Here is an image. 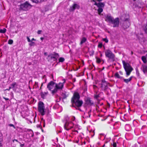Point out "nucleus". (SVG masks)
Segmentation results:
<instances>
[{
	"label": "nucleus",
	"mask_w": 147,
	"mask_h": 147,
	"mask_svg": "<svg viewBox=\"0 0 147 147\" xmlns=\"http://www.w3.org/2000/svg\"><path fill=\"white\" fill-rule=\"evenodd\" d=\"M122 20H123L124 21L123 22L122 24V27L124 30H125L129 27L130 25V23L128 18H123L122 16L121 18Z\"/></svg>",
	"instance_id": "0eeeda50"
},
{
	"label": "nucleus",
	"mask_w": 147,
	"mask_h": 147,
	"mask_svg": "<svg viewBox=\"0 0 147 147\" xmlns=\"http://www.w3.org/2000/svg\"><path fill=\"white\" fill-rule=\"evenodd\" d=\"M38 111L42 116L45 114V107L44 103L41 101H40L38 103Z\"/></svg>",
	"instance_id": "423d86ee"
},
{
	"label": "nucleus",
	"mask_w": 147,
	"mask_h": 147,
	"mask_svg": "<svg viewBox=\"0 0 147 147\" xmlns=\"http://www.w3.org/2000/svg\"><path fill=\"white\" fill-rule=\"evenodd\" d=\"M41 38V40H42V39H43V38Z\"/></svg>",
	"instance_id": "bf43d9fd"
},
{
	"label": "nucleus",
	"mask_w": 147,
	"mask_h": 147,
	"mask_svg": "<svg viewBox=\"0 0 147 147\" xmlns=\"http://www.w3.org/2000/svg\"><path fill=\"white\" fill-rule=\"evenodd\" d=\"M9 126H10V127H13L14 129L16 128L15 127L14 125L13 124H9Z\"/></svg>",
	"instance_id": "f704fd0d"
},
{
	"label": "nucleus",
	"mask_w": 147,
	"mask_h": 147,
	"mask_svg": "<svg viewBox=\"0 0 147 147\" xmlns=\"http://www.w3.org/2000/svg\"><path fill=\"white\" fill-rule=\"evenodd\" d=\"M105 54L106 57L111 59L113 61H115V55L110 50H106L105 51Z\"/></svg>",
	"instance_id": "1a4fd4ad"
},
{
	"label": "nucleus",
	"mask_w": 147,
	"mask_h": 147,
	"mask_svg": "<svg viewBox=\"0 0 147 147\" xmlns=\"http://www.w3.org/2000/svg\"><path fill=\"white\" fill-rule=\"evenodd\" d=\"M13 40L11 39H9L8 41V43L9 44H12L13 43Z\"/></svg>",
	"instance_id": "c756f323"
},
{
	"label": "nucleus",
	"mask_w": 147,
	"mask_h": 147,
	"mask_svg": "<svg viewBox=\"0 0 147 147\" xmlns=\"http://www.w3.org/2000/svg\"><path fill=\"white\" fill-rule=\"evenodd\" d=\"M65 123L64 126V128L67 130H69L73 127L72 126H69V125L70 124L73 125V123L71 121L69 122V118L68 116H65Z\"/></svg>",
	"instance_id": "39448f33"
},
{
	"label": "nucleus",
	"mask_w": 147,
	"mask_h": 147,
	"mask_svg": "<svg viewBox=\"0 0 147 147\" xmlns=\"http://www.w3.org/2000/svg\"><path fill=\"white\" fill-rule=\"evenodd\" d=\"M96 61L98 63H100L101 61V60L100 58H96Z\"/></svg>",
	"instance_id": "7c9ffc66"
},
{
	"label": "nucleus",
	"mask_w": 147,
	"mask_h": 147,
	"mask_svg": "<svg viewBox=\"0 0 147 147\" xmlns=\"http://www.w3.org/2000/svg\"><path fill=\"white\" fill-rule=\"evenodd\" d=\"M3 98L6 100H9V99L8 98H6L4 97H3Z\"/></svg>",
	"instance_id": "49530a36"
},
{
	"label": "nucleus",
	"mask_w": 147,
	"mask_h": 147,
	"mask_svg": "<svg viewBox=\"0 0 147 147\" xmlns=\"http://www.w3.org/2000/svg\"><path fill=\"white\" fill-rule=\"evenodd\" d=\"M125 16H127V17H128V15H123V16L124 17Z\"/></svg>",
	"instance_id": "4d7b16f0"
},
{
	"label": "nucleus",
	"mask_w": 147,
	"mask_h": 147,
	"mask_svg": "<svg viewBox=\"0 0 147 147\" xmlns=\"http://www.w3.org/2000/svg\"><path fill=\"white\" fill-rule=\"evenodd\" d=\"M115 76L116 78H122V77H121L118 73H115Z\"/></svg>",
	"instance_id": "b1692460"
},
{
	"label": "nucleus",
	"mask_w": 147,
	"mask_h": 147,
	"mask_svg": "<svg viewBox=\"0 0 147 147\" xmlns=\"http://www.w3.org/2000/svg\"><path fill=\"white\" fill-rule=\"evenodd\" d=\"M33 40H35V39L34 38H32L31 40V41L32 42V41Z\"/></svg>",
	"instance_id": "6e6d98bb"
},
{
	"label": "nucleus",
	"mask_w": 147,
	"mask_h": 147,
	"mask_svg": "<svg viewBox=\"0 0 147 147\" xmlns=\"http://www.w3.org/2000/svg\"><path fill=\"white\" fill-rule=\"evenodd\" d=\"M145 32L147 33V24L146 25V29L145 30Z\"/></svg>",
	"instance_id": "37998d69"
},
{
	"label": "nucleus",
	"mask_w": 147,
	"mask_h": 147,
	"mask_svg": "<svg viewBox=\"0 0 147 147\" xmlns=\"http://www.w3.org/2000/svg\"><path fill=\"white\" fill-rule=\"evenodd\" d=\"M58 89L57 87H55V88H54V90L52 91V93L53 94H54L57 91Z\"/></svg>",
	"instance_id": "393cba45"
},
{
	"label": "nucleus",
	"mask_w": 147,
	"mask_h": 147,
	"mask_svg": "<svg viewBox=\"0 0 147 147\" xmlns=\"http://www.w3.org/2000/svg\"><path fill=\"white\" fill-rule=\"evenodd\" d=\"M45 123L44 122V124H43V127H45Z\"/></svg>",
	"instance_id": "13d9d810"
},
{
	"label": "nucleus",
	"mask_w": 147,
	"mask_h": 147,
	"mask_svg": "<svg viewBox=\"0 0 147 147\" xmlns=\"http://www.w3.org/2000/svg\"><path fill=\"white\" fill-rule=\"evenodd\" d=\"M32 6L28 2L26 1L20 5V10L27 11L30 9Z\"/></svg>",
	"instance_id": "7ed1b4c3"
},
{
	"label": "nucleus",
	"mask_w": 147,
	"mask_h": 147,
	"mask_svg": "<svg viewBox=\"0 0 147 147\" xmlns=\"http://www.w3.org/2000/svg\"><path fill=\"white\" fill-rule=\"evenodd\" d=\"M42 31L41 30H38L37 32V33L38 34H40L41 33Z\"/></svg>",
	"instance_id": "c9c22d12"
},
{
	"label": "nucleus",
	"mask_w": 147,
	"mask_h": 147,
	"mask_svg": "<svg viewBox=\"0 0 147 147\" xmlns=\"http://www.w3.org/2000/svg\"><path fill=\"white\" fill-rule=\"evenodd\" d=\"M134 0V1H135L136 0Z\"/></svg>",
	"instance_id": "e2e57ef3"
},
{
	"label": "nucleus",
	"mask_w": 147,
	"mask_h": 147,
	"mask_svg": "<svg viewBox=\"0 0 147 147\" xmlns=\"http://www.w3.org/2000/svg\"><path fill=\"white\" fill-rule=\"evenodd\" d=\"M63 80L64 81L62 83H59L58 84H55V87H57L59 89H62L63 86L65 82V79H63Z\"/></svg>",
	"instance_id": "2eb2a0df"
},
{
	"label": "nucleus",
	"mask_w": 147,
	"mask_h": 147,
	"mask_svg": "<svg viewBox=\"0 0 147 147\" xmlns=\"http://www.w3.org/2000/svg\"><path fill=\"white\" fill-rule=\"evenodd\" d=\"M69 125L70 126H73V127L72 128H73V127L74 126V124L73 123V124H69Z\"/></svg>",
	"instance_id": "8fccbe9b"
},
{
	"label": "nucleus",
	"mask_w": 147,
	"mask_h": 147,
	"mask_svg": "<svg viewBox=\"0 0 147 147\" xmlns=\"http://www.w3.org/2000/svg\"><path fill=\"white\" fill-rule=\"evenodd\" d=\"M61 95L63 97V98H65L67 97L65 92H62L61 94Z\"/></svg>",
	"instance_id": "cd10ccee"
},
{
	"label": "nucleus",
	"mask_w": 147,
	"mask_h": 147,
	"mask_svg": "<svg viewBox=\"0 0 147 147\" xmlns=\"http://www.w3.org/2000/svg\"><path fill=\"white\" fill-rule=\"evenodd\" d=\"M74 131L75 132H77V133H78V131L77 130H76V129H75Z\"/></svg>",
	"instance_id": "864d4df0"
},
{
	"label": "nucleus",
	"mask_w": 147,
	"mask_h": 147,
	"mask_svg": "<svg viewBox=\"0 0 147 147\" xmlns=\"http://www.w3.org/2000/svg\"><path fill=\"white\" fill-rule=\"evenodd\" d=\"M132 77H131L127 79H123V81L126 83H128L130 81L132 80Z\"/></svg>",
	"instance_id": "aec40b11"
},
{
	"label": "nucleus",
	"mask_w": 147,
	"mask_h": 147,
	"mask_svg": "<svg viewBox=\"0 0 147 147\" xmlns=\"http://www.w3.org/2000/svg\"><path fill=\"white\" fill-rule=\"evenodd\" d=\"M80 7L79 5L76 4H74L73 6L70 7V10L71 11H74L75 9H79Z\"/></svg>",
	"instance_id": "dca6fc26"
},
{
	"label": "nucleus",
	"mask_w": 147,
	"mask_h": 147,
	"mask_svg": "<svg viewBox=\"0 0 147 147\" xmlns=\"http://www.w3.org/2000/svg\"><path fill=\"white\" fill-rule=\"evenodd\" d=\"M16 84V83H13V84H11V88H13V87H14L15 86V85Z\"/></svg>",
	"instance_id": "e433bc0d"
},
{
	"label": "nucleus",
	"mask_w": 147,
	"mask_h": 147,
	"mask_svg": "<svg viewBox=\"0 0 147 147\" xmlns=\"http://www.w3.org/2000/svg\"><path fill=\"white\" fill-rule=\"evenodd\" d=\"M65 60V59L63 57H60L59 59V62H63Z\"/></svg>",
	"instance_id": "a878e982"
},
{
	"label": "nucleus",
	"mask_w": 147,
	"mask_h": 147,
	"mask_svg": "<svg viewBox=\"0 0 147 147\" xmlns=\"http://www.w3.org/2000/svg\"><path fill=\"white\" fill-rule=\"evenodd\" d=\"M20 144V147H23V146L24 145V144H22L21 143Z\"/></svg>",
	"instance_id": "c03bdc74"
},
{
	"label": "nucleus",
	"mask_w": 147,
	"mask_h": 147,
	"mask_svg": "<svg viewBox=\"0 0 147 147\" xmlns=\"http://www.w3.org/2000/svg\"><path fill=\"white\" fill-rule=\"evenodd\" d=\"M35 85H36L37 86H38V82H35Z\"/></svg>",
	"instance_id": "09e8293b"
},
{
	"label": "nucleus",
	"mask_w": 147,
	"mask_h": 147,
	"mask_svg": "<svg viewBox=\"0 0 147 147\" xmlns=\"http://www.w3.org/2000/svg\"><path fill=\"white\" fill-rule=\"evenodd\" d=\"M99 97V94L96 95L94 96V98L96 99H97Z\"/></svg>",
	"instance_id": "72a5a7b5"
},
{
	"label": "nucleus",
	"mask_w": 147,
	"mask_h": 147,
	"mask_svg": "<svg viewBox=\"0 0 147 147\" xmlns=\"http://www.w3.org/2000/svg\"><path fill=\"white\" fill-rule=\"evenodd\" d=\"M55 84L54 82L52 81H51L48 83L47 86V88L49 90H51L52 89H53L55 87Z\"/></svg>",
	"instance_id": "4468645a"
},
{
	"label": "nucleus",
	"mask_w": 147,
	"mask_h": 147,
	"mask_svg": "<svg viewBox=\"0 0 147 147\" xmlns=\"http://www.w3.org/2000/svg\"><path fill=\"white\" fill-rule=\"evenodd\" d=\"M84 144H85V142H84Z\"/></svg>",
	"instance_id": "052dcab7"
},
{
	"label": "nucleus",
	"mask_w": 147,
	"mask_h": 147,
	"mask_svg": "<svg viewBox=\"0 0 147 147\" xmlns=\"http://www.w3.org/2000/svg\"><path fill=\"white\" fill-rule=\"evenodd\" d=\"M47 52H45L44 53V55H47Z\"/></svg>",
	"instance_id": "603ef678"
},
{
	"label": "nucleus",
	"mask_w": 147,
	"mask_h": 147,
	"mask_svg": "<svg viewBox=\"0 0 147 147\" xmlns=\"http://www.w3.org/2000/svg\"><path fill=\"white\" fill-rule=\"evenodd\" d=\"M142 59L144 63H146L147 62L145 56H142Z\"/></svg>",
	"instance_id": "5701e85b"
},
{
	"label": "nucleus",
	"mask_w": 147,
	"mask_h": 147,
	"mask_svg": "<svg viewBox=\"0 0 147 147\" xmlns=\"http://www.w3.org/2000/svg\"><path fill=\"white\" fill-rule=\"evenodd\" d=\"M73 128H74L75 129H76L78 128V129H79V126H78V125H74V126L73 127Z\"/></svg>",
	"instance_id": "2f4dec72"
},
{
	"label": "nucleus",
	"mask_w": 147,
	"mask_h": 147,
	"mask_svg": "<svg viewBox=\"0 0 147 147\" xmlns=\"http://www.w3.org/2000/svg\"><path fill=\"white\" fill-rule=\"evenodd\" d=\"M91 111H89L88 112V113L89 114V117H90V115L89 114V113H90V112Z\"/></svg>",
	"instance_id": "3c124183"
},
{
	"label": "nucleus",
	"mask_w": 147,
	"mask_h": 147,
	"mask_svg": "<svg viewBox=\"0 0 147 147\" xmlns=\"http://www.w3.org/2000/svg\"><path fill=\"white\" fill-rule=\"evenodd\" d=\"M102 46V43L99 42L98 45V47L99 48H101Z\"/></svg>",
	"instance_id": "c85d7f7f"
},
{
	"label": "nucleus",
	"mask_w": 147,
	"mask_h": 147,
	"mask_svg": "<svg viewBox=\"0 0 147 147\" xmlns=\"http://www.w3.org/2000/svg\"><path fill=\"white\" fill-rule=\"evenodd\" d=\"M71 103L72 104V106L73 107H75L76 109H77L78 110L81 111V110L80 107L82 106L83 104V102L82 100L80 99L78 100L75 101Z\"/></svg>",
	"instance_id": "6e6552de"
},
{
	"label": "nucleus",
	"mask_w": 147,
	"mask_h": 147,
	"mask_svg": "<svg viewBox=\"0 0 147 147\" xmlns=\"http://www.w3.org/2000/svg\"><path fill=\"white\" fill-rule=\"evenodd\" d=\"M59 57L58 53L53 52L48 55L47 59L49 61L52 62L56 61Z\"/></svg>",
	"instance_id": "f03ea898"
},
{
	"label": "nucleus",
	"mask_w": 147,
	"mask_h": 147,
	"mask_svg": "<svg viewBox=\"0 0 147 147\" xmlns=\"http://www.w3.org/2000/svg\"><path fill=\"white\" fill-rule=\"evenodd\" d=\"M113 147H116V144L115 142H114L113 144Z\"/></svg>",
	"instance_id": "ea45409f"
},
{
	"label": "nucleus",
	"mask_w": 147,
	"mask_h": 147,
	"mask_svg": "<svg viewBox=\"0 0 147 147\" xmlns=\"http://www.w3.org/2000/svg\"><path fill=\"white\" fill-rule=\"evenodd\" d=\"M14 141H16L17 142H18L19 144H21V143L20 142H18V140H16V139H14L13 140V142H14Z\"/></svg>",
	"instance_id": "58836bf2"
},
{
	"label": "nucleus",
	"mask_w": 147,
	"mask_h": 147,
	"mask_svg": "<svg viewBox=\"0 0 147 147\" xmlns=\"http://www.w3.org/2000/svg\"><path fill=\"white\" fill-rule=\"evenodd\" d=\"M97 1H98V2H101V1H102L103 0H96Z\"/></svg>",
	"instance_id": "5fc2aeb1"
},
{
	"label": "nucleus",
	"mask_w": 147,
	"mask_h": 147,
	"mask_svg": "<svg viewBox=\"0 0 147 147\" xmlns=\"http://www.w3.org/2000/svg\"><path fill=\"white\" fill-rule=\"evenodd\" d=\"M86 39L85 37H83L80 43V45H82L83 43H84L86 41Z\"/></svg>",
	"instance_id": "4be33fe9"
},
{
	"label": "nucleus",
	"mask_w": 147,
	"mask_h": 147,
	"mask_svg": "<svg viewBox=\"0 0 147 147\" xmlns=\"http://www.w3.org/2000/svg\"><path fill=\"white\" fill-rule=\"evenodd\" d=\"M71 120H72V121H74L75 119V117H74V116H72L71 117Z\"/></svg>",
	"instance_id": "79ce46f5"
},
{
	"label": "nucleus",
	"mask_w": 147,
	"mask_h": 147,
	"mask_svg": "<svg viewBox=\"0 0 147 147\" xmlns=\"http://www.w3.org/2000/svg\"><path fill=\"white\" fill-rule=\"evenodd\" d=\"M60 100V98H59V99H57L56 100V102H59Z\"/></svg>",
	"instance_id": "a18cd8bd"
},
{
	"label": "nucleus",
	"mask_w": 147,
	"mask_h": 147,
	"mask_svg": "<svg viewBox=\"0 0 147 147\" xmlns=\"http://www.w3.org/2000/svg\"><path fill=\"white\" fill-rule=\"evenodd\" d=\"M111 23L113 24V27H118L119 25V21L118 18H117L115 19L113 18Z\"/></svg>",
	"instance_id": "9b49d317"
},
{
	"label": "nucleus",
	"mask_w": 147,
	"mask_h": 147,
	"mask_svg": "<svg viewBox=\"0 0 147 147\" xmlns=\"http://www.w3.org/2000/svg\"><path fill=\"white\" fill-rule=\"evenodd\" d=\"M33 2L36 3H40L44 1V0H31Z\"/></svg>",
	"instance_id": "412c9836"
},
{
	"label": "nucleus",
	"mask_w": 147,
	"mask_h": 147,
	"mask_svg": "<svg viewBox=\"0 0 147 147\" xmlns=\"http://www.w3.org/2000/svg\"><path fill=\"white\" fill-rule=\"evenodd\" d=\"M101 87L102 89L104 91L106 90L108 88L107 83L104 80H102L101 84Z\"/></svg>",
	"instance_id": "f8f14e48"
},
{
	"label": "nucleus",
	"mask_w": 147,
	"mask_h": 147,
	"mask_svg": "<svg viewBox=\"0 0 147 147\" xmlns=\"http://www.w3.org/2000/svg\"><path fill=\"white\" fill-rule=\"evenodd\" d=\"M142 70L144 73H147V65H142Z\"/></svg>",
	"instance_id": "6ab92c4d"
},
{
	"label": "nucleus",
	"mask_w": 147,
	"mask_h": 147,
	"mask_svg": "<svg viewBox=\"0 0 147 147\" xmlns=\"http://www.w3.org/2000/svg\"><path fill=\"white\" fill-rule=\"evenodd\" d=\"M103 41H105V42L107 43L108 42V40L106 38H103L102 39Z\"/></svg>",
	"instance_id": "473e14b6"
},
{
	"label": "nucleus",
	"mask_w": 147,
	"mask_h": 147,
	"mask_svg": "<svg viewBox=\"0 0 147 147\" xmlns=\"http://www.w3.org/2000/svg\"><path fill=\"white\" fill-rule=\"evenodd\" d=\"M123 66L126 73L127 77L129 75L131 72L133 70V68L128 63H126L124 61H122Z\"/></svg>",
	"instance_id": "f257e3e1"
},
{
	"label": "nucleus",
	"mask_w": 147,
	"mask_h": 147,
	"mask_svg": "<svg viewBox=\"0 0 147 147\" xmlns=\"http://www.w3.org/2000/svg\"><path fill=\"white\" fill-rule=\"evenodd\" d=\"M6 30V29L4 28L3 29L0 30V33H4L5 32Z\"/></svg>",
	"instance_id": "bb28decb"
},
{
	"label": "nucleus",
	"mask_w": 147,
	"mask_h": 147,
	"mask_svg": "<svg viewBox=\"0 0 147 147\" xmlns=\"http://www.w3.org/2000/svg\"><path fill=\"white\" fill-rule=\"evenodd\" d=\"M11 88V87H9V88L6 89L5 90H9Z\"/></svg>",
	"instance_id": "de8ad7c7"
},
{
	"label": "nucleus",
	"mask_w": 147,
	"mask_h": 147,
	"mask_svg": "<svg viewBox=\"0 0 147 147\" xmlns=\"http://www.w3.org/2000/svg\"><path fill=\"white\" fill-rule=\"evenodd\" d=\"M86 103L89 105H91L93 104V102L89 98H87L86 100Z\"/></svg>",
	"instance_id": "f3484780"
},
{
	"label": "nucleus",
	"mask_w": 147,
	"mask_h": 147,
	"mask_svg": "<svg viewBox=\"0 0 147 147\" xmlns=\"http://www.w3.org/2000/svg\"><path fill=\"white\" fill-rule=\"evenodd\" d=\"M95 5L98 8L97 11L98 14L100 15H102V14H101V13L103 11V8L105 7V3L104 2H99L98 3H95Z\"/></svg>",
	"instance_id": "20e7f679"
},
{
	"label": "nucleus",
	"mask_w": 147,
	"mask_h": 147,
	"mask_svg": "<svg viewBox=\"0 0 147 147\" xmlns=\"http://www.w3.org/2000/svg\"><path fill=\"white\" fill-rule=\"evenodd\" d=\"M31 42L29 44V45L30 46H32V45H33V44H34V42H32V41H31Z\"/></svg>",
	"instance_id": "4c0bfd02"
},
{
	"label": "nucleus",
	"mask_w": 147,
	"mask_h": 147,
	"mask_svg": "<svg viewBox=\"0 0 147 147\" xmlns=\"http://www.w3.org/2000/svg\"><path fill=\"white\" fill-rule=\"evenodd\" d=\"M61 132V131H59V132Z\"/></svg>",
	"instance_id": "0e129e2a"
},
{
	"label": "nucleus",
	"mask_w": 147,
	"mask_h": 147,
	"mask_svg": "<svg viewBox=\"0 0 147 147\" xmlns=\"http://www.w3.org/2000/svg\"><path fill=\"white\" fill-rule=\"evenodd\" d=\"M27 38L28 42H31V40H30V39L28 36L27 37Z\"/></svg>",
	"instance_id": "a19ab883"
},
{
	"label": "nucleus",
	"mask_w": 147,
	"mask_h": 147,
	"mask_svg": "<svg viewBox=\"0 0 147 147\" xmlns=\"http://www.w3.org/2000/svg\"><path fill=\"white\" fill-rule=\"evenodd\" d=\"M105 21L109 22L110 23H111L113 19V18L112 17L110 14H107L105 16Z\"/></svg>",
	"instance_id": "ddd939ff"
},
{
	"label": "nucleus",
	"mask_w": 147,
	"mask_h": 147,
	"mask_svg": "<svg viewBox=\"0 0 147 147\" xmlns=\"http://www.w3.org/2000/svg\"><path fill=\"white\" fill-rule=\"evenodd\" d=\"M48 94V92H41L40 93V95L42 98H45Z\"/></svg>",
	"instance_id": "a211bd4d"
},
{
	"label": "nucleus",
	"mask_w": 147,
	"mask_h": 147,
	"mask_svg": "<svg viewBox=\"0 0 147 147\" xmlns=\"http://www.w3.org/2000/svg\"><path fill=\"white\" fill-rule=\"evenodd\" d=\"M80 97L79 93L77 92H75L74 93L73 97L71 99V102L80 100Z\"/></svg>",
	"instance_id": "9d476101"
},
{
	"label": "nucleus",
	"mask_w": 147,
	"mask_h": 147,
	"mask_svg": "<svg viewBox=\"0 0 147 147\" xmlns=\"http://www.w3.org/2000/svg\"><path fill=\"white\" fill-rule=\"evenodd\" d=\"M132 53H133V52H131V54H132Z\"/></svg>",
	"instance_id": "680f3d73"
}]
</instances>
